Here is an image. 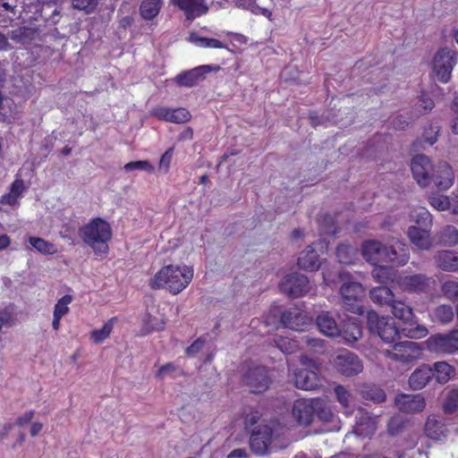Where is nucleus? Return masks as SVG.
I'll return each mask as SVG.
<instances>
[{
  "instance_id": "13",
  "label": "nucleus",
  "mask_w": 458,
  "mask_h": 458,
  "mask_svg": "<svg viewBox=\"0 0 458 458\" xmlns=\"http://www.w3.org/2000/svg\"><path fill=\"white\" fill-rule=\"evenodd\" d=\"M337 370L344 376L352 377L363 369L361 360L352 352H345L337 355L335 360Z\"/></svg>"
},
{
  "instance_id": "36",
  "label": "nucleus",
  "mask_w": 458,
  "mask_h": 458,
  "mask_svg": "<svg viewBox=\"0 0 458 458\" xmlns=\"http://www.w3.org/2000/svg\"><path fill=\"white\" fill-rule=\"evenodd\" d=\"M340 335L348 344H354L362 336V329L356 323H349L341 330Z\"/></svg>"
},
{
  "instance_id": "44",
  "label": "nucleus",
  "mask_w": 458,
  "mask_h": 458,
  "mask_svg": "<svg viewBox=\"0 0 458 458\" xmlns=\"http://www.w3.org/2000/svg\"><path fill=\"white\" fill-rule=\"evenodd\" d=\"M434 318L442 324H447L454 318V310L450 305L443 304L437 307L434 310Z\"/></svg>"
},
{
  "instance_id": "6",
  "label": "nucleus",
  "mask_w": 458,
  "mask_h": 458,
  "mask_svg": "<svg viewBox=\"0 0 458 458\" xmlns=\"http://www.w3.org/2000/svg\"><path fill=\"white\" fill-rule=\"evenodd\" d=\"M343 305L344 308L355 314H361L362 309L360 300L364 295V288L357 282L344 283L340 288Z\"/></svg>"
},
{
  "instance_id": "29",
  "label": "nucleus",
  "mask_w": 458,
  "mask_h": 458,
  "mask_svg": "<svg viewBox=\"0 0 458 458\" xmlns=\"http://www.w3.org/2000/svg\"><path fill=\"white\" fill-rule=\"evenodd\" d=\"M394 316L410 326L413 325L414 314L412 309L401 301H395L390 305Z\"/></svg>"
},
{
  "instance_id": "19",
  "label": "nucleus",
  "mask_w": 458,
  "mask_h": 458,
  "mask_svg": "<svg viewBox=\"0 0 458 458\" xmlns=\"http://www.w3.org/2000/svg\"><path fill=\"white\" fill-rule=\"evenodd\" d=\"M151 115L159 120L174 123H183L188 122L191 115L190 112L182 107L168 108L165 106H157L151 111Z\"/></svg>"
},
{
  "instance_id": "31",
  "label": "nucleus",
  "mask_w": 458,
  "mask_h": 458,
  "mask_svg": "<svg viewBox=\"0 0 458 458\" xmlns=\"http://www.w3.org/2000/svg\"><path fill=\"white\" fill-rule=\"evenodd\" d=\"M369 297L374 303L381 306H390L394 300L392 291L385 286L375 287L370 290Z\"/></svg>"
},
{
  "instance_id": "38",
  "label": "nucleus",
  "mask_w": 458,
  "mask_h": 458,
  "mask_svg": "<svg viewBox=\"0 0 458 458\" xmlns=\"http://www.w3.org/2000/svg\"><path fill=\"white\" fill-rule=\"evenodd\" d=\"M439 242L445 246H454L458 243V230L453 225H446L438 233Z\"/></svg>"
},
{
  "instance_id": "8",
  "label": "nucleus",
  "mask_w": 458,
  "mask_h": 458,
  "mask_svg": "<svg viewBox=\"0 0 458 458\" xmlns=\"http://www.w3.org/2000/svg\"><path fill=\"white\" fill-rule=\"evenodd\" d=\"M280 290L293 298H299L309 293L310 286L308 277L299 273L286 275L279 284Z\"/></svg>"
},
{
  "instance_id": "41",
  "label": "nucleus",
  "mask_w": 458,
  "mask_h": 458,
  "mask_svg": "<svg viewBox=\"0 0 458 458\" xmlns=\"http://www.w3.org/2000/svg\"><path fill=\"white\" fill-rule=\"evenodd\" d=\"M274 342L276 347L285 354L293 353L299 349L297 341L288 337L276 336Z\"/></svg>"
},
{
  "instance_id": "15",
  "label": "nucleus",
  "mask_w": 458,
  "mask_h": 458,
  "mask_svg": "<svg viewBox=\"0 0 458 458\" xmlns=\"http://www.w3.org/2000/svg\"><path fill=\"white\" fill-rule=\"evenodd\" d=\"M272 429L268 426H259L253 430L250 438V447L257 455H263L267 453V446L271 442Z\"/></svg>"
},
{
  "instance_id": "11",
  "label": "nucleus",
  "mask_w": 458,
  "mask_h": 458,
  "mask_svg": "<svg viewBox=\"0 0 458 458\" xmlns=\"http://www.w3.org/2000/svg\"><path fill=\"white\" fill-rule=\"evenodd\" d=\"M428 347L431 352L437 353H452L458 351V330L448 334H438L430 336L428 341Z\"/></svg>"
},
{
  "instance_id": "39",
  "label": "nucleus",
  "mask_w": 458,
  "mask_h": 458,
  "mask_svg": "<svg viewBox=\"0 0 458 458\" xmlns=\"http://www.w3.org/2000/svg\"><path fill=\"white\" fill-rule=\"evenodd\" d=\"M362 397L374 403H382L386 400L383 389L376 386H366L361 390Z\"/></svg>"
},
{
  "instance_id": "49",
  "label": "nucleus",
  "mask_w": 458,
  "mask_h": 458,
  "mask_svg": "<svg viewBox=\"0 0 458 458\" xmlns=\"http://www.w3.org/2000/svg\"><path fill=\"white\" fill-rule=\"evenodd\" d=\"M164 325L165 322L162 319L148 316V319H146L143 324L144 334L162 330L164 328Z\"/></svg>"
},
{
  "instance_id": "60",
  "label": "nucleus",
  "mask_w": 458,
  "mask_h": 458,
  "mask_svg": "<svg viewBox=\"0 0 458 458\" xmlns=\"http://www.w3.org/2000/svg\"><path fill=\"white\" fill-rule=\"evenodd\" d=\"M204 346V340L201 338H198L196 341L192 343L191 345L187 347L186 353L189 355H195L199 352Z\"/></svg>"
},
{
  "instance_id": "46",
  "label": "nucleus",
  "mask_w": 458,
  "mask_h": 458,
  "mask_svg": "<svg viewBox=\"0 0 458 458\" xmlns=\"http://www.w3.org/2000/svg\"><path fill=\"white\" fill-rule=\"evenodd\" d=\"M443 295L450 301L458 300V281L448 280L441 286Z\"/></svg>"
},
{
  "instance_id": "10",
  "label": "nucleus",
  "mask_w": 458,
  "mask_h": 458,
  "mask_svg": "<svg viewBox=\"0 0 458 458\" xmlns=\"http://www.w3.org/2000/svg\"><path fill=\"white\" fill-rule=\"evenodd\" d=\"M411 170L413 178L422 187L431 182L432 174L436 166H433L430 159L425 155H417L411 161Z\"/></svg>"
},
{
  "instance_id": "26",
  "label": "nucleus",
  "mask_w": 458,
  "mask_h": 458,
  "mask_svg": "<svg viewBox=\"0 0 458 458\" xmlns=\"http://www.w3.org/2000/svg\"><path fill=\"white\" fill-rule=\"evenodd\" d=\"M432 369L422 365L416 369L409 377V386L413 390L422 389L433 377Z\"/></svg>"
},
{
  "instance_id": "37",
  "label": "nucleus",
  "mask_w": 458,
  "mask_h": 458,
  "mask_svg": "<svg viewBox=\"0 0 458 458\" xmlns=\"http://www.w3.org/2000/svg\"><path fill=\"white\" fill-rule=\"evenodd\" d=\"M29 242L38 252L44 255H52L57 252L56 246L43 238L31 236L29 238Z\"/></svg>"
},
{
  "instance_id": "18",
  "label": "nucleus",
  "mask_w": 458,
  "mask_h": 458,
  "mask_svg": "<svg viewBox=\"0 0 458 458\" xmlns=\"http://www.w3.org/2000/svg\"><path fill=\"white\" fill-rule=\"evenodd\" d=\"M219 66H211V65H200L191 70L179 73L175 77L176 83L181 87H193L195 86L199 81L204 78V75L213 70H219Z\"/></svg>"
},
{
  "instance_id": "7",
  "label": "nucleus",
  "mask_w": 458,
  "mask_h": 458,
  "mask_svg": "<svg viewBox=\"0 0 458 458\" xmlns=\"http://www.w3.org/2000/svg\"><path fill=\"white\" fill-rule=\"evenodd\" d=\"M385 355L395 361L407 363L420 357L421 348L415 342L403 341L395 344L391 350H386Z\"/></svg>"
},
{
  "instance_id": "55",
  "label": "nucleus",
  "mask_w": 458,
  "mask_h": 458,
  "mask_svg": "<svg viewBox=\"0 0 458 458\" xmlns=\"http://www.w3.org/2000/svg\"><path fill=\"white\" fill-rule=\"evenodd\" d=\"M403 428V420L399 417H393L388 422L387 431L391 436H395L402 431Z\"/></svg>"
},
{
  "instance_id": "42",
  "label": "nucleus",
  "mask_w": 458,
  "mask_h": 458,
  "mask_svg": "<svg viewBox=\"0 0 458 458\" xmlns=\"http://www.w3.org/2000/svg\"><path fill=\"white\" fill-rule=\"evenodd\" d=\"M114 321L115 318H112L107 322H106L100 329L94 330L91 333V339L93 340V342L96 344H100L105 339H106L110 335L111 331L113 330Z\"/></svg>"
},
{
  "instance_id": "34",
  "label": "nucleus",
  "mask_w": 458,
  "mask_h": 458,
  "mask_svg": "<svg viewBox=\"0 0 458 458\" xmlns=\"http://www.w3.org/2000/svg\"><path fill=\"white\" fill-rule=\"evenodd\" d=\"M163 0H143L140 4V14L145 20L154 19L159 13Z\"/></svg>"
},
{
  "instance_id": "63",
  "label": "nucleus",
  "mask_w": 458,
  "mask_h": 458,
  "mask_svg": "<svg viewBox=\"0 0 458 458\" xmlns=\"http://www.w3.org/2000/svg\"><path fill=\"white\" fill-rule=\"evenodd\" d=\"M33 417H34L33 411H26L16 420V424L19 427H23L24 425L29 423L33 419Z\"/></svg>"
},
{
  "instance_id": "43",
  "label": "nucleus",
  "mask_w": 458,
  "mask_h": 458,
  "mask_svg": "<svg viewBox=\"0 0 458 458\" xmlns=\"http://www.w3.org/2000/svg\"><path fill=\"white\" fill-rule=\"evenodd\" d=\"M239 6H242L243 9L250 11L255 15H262L267 18L269 21L273 20L271 10L267 7L259 6L255 0H249L244 4H240Z\"/></svg>"
},
{
  "instance_id": "61",
  "label": "nucleus",
  "mask_w": 458,
  "mask_h": 458,
  "mask_svg": "<svg viewBox=\"0 0 458 458\" xmlns=\"http://www.w3.org/2000/svg\"><path fill=\"white\" fill-rule=\"evenodd\" d=\"M28 30L25 28H20L18 30H13L11 33V38L15 40L16 42L23 43L27 36Z\"/></svg>"
},
{
  "instance_id": "54",
  "label": "nucleus",
  "mask_w": 458,
  "mask_h": 458,
  "mask_svg": "<svg viewBox=\"0 0 458 458\" xmlns=\"http://www.w3.org/2000/svg\"><path fill=\"white\" fill-rule=\"evenodd\" d=\"M429 203L437 210H446L450 206L448 198L445 196H432L429 198Z\"/></svg>"
},
{
  "instance_id": "20",
  "label": "nucleus",
  "mask_w": 458,
  "mask_h": 458,
  "mask_svg": "<svg viewBox=\"0 0 458 458\" xmlns=\"http://www.w3.org/2000/svg\"><path fill=\"white\" fill-rule=\"evenodd\" d=\"M292 379L297 388L305 391L314 390L319 382L318 374L306 368L294 369Z\"/></svg>"
},
{
  "instance_id": "21",
  "label": "nucleus",
  "mask_w": 458,
  "mask_h": 458,
  "mask_svg": "<svg viewBox=\"0 0 458 458\" xmlns=\"http://www.w3.org/2000/svg\"><path fill=\"white\" fill-rule=\"evenodd\" d=\"M454 178L451 166L446 162H439L436 166L435 173L432 174L431 182L438 190L445 191L453 185Z\"/></svg>"
},
{
  "instance_id": "59",
  "label": "nucleus",
  "mask_w": 458,
  "mask_h": 458,
  "mask_svg": "<svg viewBox=\"0 0 458 458\" xmlns=\"http://www.w3.org/2000/svg\"><path fill=\"white\" fill-rule=\"evenodd\" d=\"M24 191V182L21 179H16L11 185L10 193L16 198H21Z\"/></svg>"
},
{
  "instance_id": "40",
  "label": "nucleus",
  "mask_w": 458,
  "mask_h": 458,
  "mask_svg": "<svg viewBox=\"0 0 458 458\" xmlns=\"http://www.w3.org/2000/svg\"><path fill=\"white\" fill-rule=\"evenodd\" d=\"M190 39L195 45L206 47V48H226V46L223 44L220 40L216 38H208L204 37H199L197 34H191L190 36Z\"/></svg>"
},
{
  "instance_id": "48",
  "label": "nucleus",
  "mask_w": 458,
  "mask_h": 458,
  "mask_svg": "<svg viewBox=\"0 0 458 458\" xmlns=\"http://www.w3.org/2000/svg\"><path fill=\"white\" fill-rule=\"evenodd\" d=\"M72 301V295L66 294L59 299L55 305L54 314L57 317L63 318L69 311V304Z\"/></svg>"
},
{
  "instance_id": "51",
  "label": "nucleus",
  "mask_w": 458,
  "mask_h": 458,
  "mask_svg": "<svg viewBox=\"0 0 458 458\" xmlns=\"http://www.w3.org/2000/svg\"><path fill=\"white\" fill-rule=\"evenodd\" d=\"M99 0H72V7L86 13L92 12Z\"/></svg>"
},
{
  "instance_id": "47",
  "label": "nucleus",
  "mask_w": 458,
  "mask_h": 458,
  "mask_svg": "<svg viewBox=\"0 0 458 458\" xmlns=\"http://www.w3.org/2000/svg\"><path fill=\"white\" fill-rule=\"evenodd\" d=\"M335 394L336 395L337 401L343 407L348 408L351 406L352 403V395L344 386L341 385L335 386Z\"/></svg>"
},
{
  "instance_id": "64",
  "label": "nucleus",
  "mask_w": 458,
  "mask_h": 458,
  "mask_svg": "<svg viewBox=\"0 0 458 458\" xmlns=\"http://www.w3.org/2000/svg\"><path fill=\"white\" fill-rule=\"evenodd\" d=\"M174 370V366L172 363H166L165 365L162 366L157 373V377L159 378L165 377L169 373L173 372Z\"/></svg>"
},
{
  "instance_id": "24",
  "label": "nucleus",
  "mask_w": 458,
  "mask_h": 458,
  "mask_svg": "<svg viewBox=\"0 0 458 458\" xmlns=\"http://www.w3.org/2000/svg\"><path fill=\"white\" fill-rule=\"evenodd\" d=\"M182 10L188 20H193L205 14L208 8L204 0H172Z\"/></svg>"
},
{
  "instance_id": "45",
  "label": "nucleus",
  "mask_w": 458,
  "mask_h": 458,
  "mask_svg": "<svg viewBox=\"0 0 458 458\" xmlns=\"http://www.w3.org/2000/svg\"><path fill=\"white\" fill-rule=\"evenodd\" d=\"M123 169L127 173L133 171H144L152 174L155 170L154 165L148 160L131 161L124 165Z\"/></svg>"
},
{
  "instance_id": "25",
  "label": "nucleus",
  "mask_w": 458,
  "mask_h": 458,
  "mask_svg": "<svg viewBox=\"0 0 458 458\" xmlns=\"http://www.w3.org/2000/svg\"><path fill=\"white\" fill-rule=\"evenodd\" d=\"M320 332L327 336L335 337L340 335L341 328L334 317L328 311H322L316 319Z\"/></svg>"
},
{
  "instance_id": "16",
  "label": "nucleus",
  "mask_w": 458,
  "mask_h": 458,
  "mask_svg": "<svg viewBox=\"0 0 458 458\" xmlns=\"http://www.w3.org/2000/svg\"><path fill=\"white\" fill-rule=\"evenodd\" d=\"M394 403L398 410L407 413L422 411L426 406L425 399L421 394H399L395 396Z\"/></svg>"
},
{
  "instance_id": "35",
  "label": "nucleus",
  "mask_w": 458,
  "mask_h": 458,
  "mask_svg": "<svg viewBox=\"0 0 458 458\" xmlns=\"http://www.w3.org/2000/svg\"><path fill=\"white\" fill-rule=\"evenodd\" d=\"M357 256V249L350 244L342 243L336 248V257L342 264H352Z\"/></svg>"
},
{
  "instance_id": "14",
  "label": "nucleus",
  "mask_w": 458,
  "mask_h": 458,
  "mask_svg": "<svg viewBox=\"0 0 458 458\" xmlns=\"http://www.w3.org/2000/svg\"><path fill=\"white\" fill-rule=\"evenodd\" d=\"M311 318L308 313L300 308L292 307L282 313L281 321L285 327L296 331H302L304 327L311 323Z\"/></svg>"
},
{
  "instance_id": "57",
  "label": "nucleus",
  "mask_w": 458,
  "mask_h": 458,
  "mask_svg": "<svg viewBox=\"0 0 458 458\" xmlns=\"http://www.w3.org/2000/svg\"><path fill=\"white\" fill-rule=\"evenodd\" d=\"M174 149L173 148H168L161 157L159 161V169L163 170L164 173L168 171L172 157H173Z\"/></svg>"
},
{
  "instance_id": "17",
  "label": "nucleus",
  "mask_w": 458,
  "mask_h": 458,
  "mask_svg": "<svg viewBox=\"0 0 458 458\" xmlns=\"http://www.w3.org/2000/svg\"><path fill=\"white\" fill-rule=\"evenodd\" d=\"M430 228L417 225L409 226L407 235L411 244L420 250H429L434 243Z\"/></svg>"
},
{
  "instance_id": "27",
  "label": "nucleus",
  "mask_w": 458,
  "mask_h": 458,
  "mask_svg": "<svg viewBox=\"0 0 458 458\" xmlns=\"http://www.w3.org/2000/svg\"><path fill=\"white\" fill-rule=\"evenodd\" d=\"M427 436L437 441H441L446 437L448 429L443 420H438L435 416L428 417L425 425Z\"/></svg>"
},
{
  "instance_id": "33",
  "label": "nucleus",
  "mask_w": 458,
  "mask_h": 458,
  "mask_svg": "<svg viewBox=\"0 0 458 458\" xmlns=\"http://www.w3.org/2000/svg\"><path fill=\"white\" fill-rule=\"evenodd\" d=\"M411 221L420 227H431L432 217L430 213L423 207H418L410 213Z\"/></svg>"
},
{
  "instance_id": "3",
  "label": "nucleus",
  "mask_w": 458,
  "mask_h": 458,
  "mask_svg": "<svg viewBox=\"0 0 458 458\" xmlns=\"http://www.w3.org/2000/svg\"><path fill=\"white\" fill-rule=\"evenodd\" d=\"M79 235L86 245L93 249L96 254L107 253L108 242L112 238V229L104 219L93 218L79 229Z\"/></svg>"
},
{
  "instance_id": "52",
  "label": "nucleus",
  "mask_w": 458,
  "mask_h": 458,
  "mask_svg": "<svg viewBox=\"0 0 458 458\" xmlns=\"http://www.w3.org/2000/svg\"><path fill=\"white\" fill-rule=\"evenodd\" d=\"M403 331L406 336L415 339L422 338L428 333L427 327L421 325H417L414 327L403 328Z\"/></svg>"
},
{
  "instance_id": "9",
  "label": "nucleus",
  "mask_w": 458,
  "mask_h": 458,
  "mask_svg": "<svg viewBox=\"0 0 458 458\" xmlns=\"http://www.w3.org/2000/svg\"><path fill=\"white\" fill-rule=\"evenodd\" d=\"M396 284L403 292L426 293L435 284V280L425 274L404 275L398 276Z\"/></svg>"
},
{
  "instance_id": "58",
  "label": "nucleus",
  "mask_w": 458,
  "mask_h": 458,
  "mask_svg": "<svg viewBox=\"0 0 458 458\" xmlns=\"http://www.w3.org/2000/svg\"><path fill=\"white\" fill-rule=\"evenodd\" d=\"M317 415L323 421H330L333 418V413L327 407H319L318 403H315Z\"/></svg>"
},
{
  "instance_id": "28",
  "label": "nucleus",
  "mask_w": 458,
  "mask_h": 458,
  "mask_svg": "<svg viewBox=\"0 0 458 458\" xmlns=\"http://www.w3.org/2000/svg\"><path fill=\"white\" fill-rule=\"evenodd\" d=\"M297 264L301 269L307 271H314L319 268L318 255L312 245H309L306 250L301 252Z\"/></svg>"
},
{
  "instance_id": "1",
  "label": "nucleus",
  "mask_w": 458,
  "mask_h": 458,
  "mask_svg": "<svg viewBox=\"0 0 458 458\" xmlns=\"http://www.w3.org/2000/svg\"><path fill=\"white\" fill-rule=\"evenodd\" d=\"M361 254L372 265L394 263L404 266L410 259L409 247L399 239H393L388 245L377 240L364 241L361 244Z\"/></svg>"
},
{
  "instance_id": "62",
  "label": "nucleus",
  "mask_w": 458,
  "mask_h": 458,
  "mask_svg": "<svg viewBox=\"0 0 458 458\" xmlns=\"http://www.w3.org/2000/svg\"><path fill=\"white\" fill-rule=\"evenodd\" d=\"M419 106L424 111H430L434 107L433 100L428 96L422 95L419 99Z\"/></svg>"
},
{
  "instance_id": "12",
  "label": "nucleus",
  "mask_w": 458,
  "mask_h": 458,
  "mask_svg": "<svg viewBox=\"0 0 458 458\" xmlns=\"http://www.w3.org/2000/svg\"><path fill=\"white\" fill-rule=\"evenodd\" d=\"M243 381L250 387L252 393L265 392L270 384L267 370L264 367H254L249 369L244 374Z\"/></svg>"
},
{
  "instance_id": "5",
  "label": "nucleus",
  "mask_w": 458,
  "mask_h": 458,
  "mask_svg": "<svg viewBox=\"0 0 458 458\" xmlns=\"http://www.w3.org/2000/svg\"><path fill=\"white\" fill-rule=\"evenodd\" d=\"M457 61L458 53L449 47H442L435 54L432 68L437 79L440 82L446 83L450 81L453 69Z\"/></svg>"
},
{
  "instance_id": "4",
  "label": "nucleus",
  "mask_w": 458,
  "mask_h": 458,
  "mask_svg": "<svg viewBox=\"0 0 458 458\" xmlns=\"http://www.w3.org/2000/svg\"><path fill=\"white\" fill-rule=\"evenodd\" d=\"M367 324L369 332L386 343L394 342L399 335V329L393 318L379 316L374 310L367 312Z\"/></svg>"
},
{
  "instance_id": "23",
  "label": "nucleus",
  "mask_w": 458,
  "mask_h": 458,
  "mask_svg": "<svg viewBox=\"0 0 458 458\" xmlns=\"http://www.w3.org/2000/svg\"><path fill=\"white\" fill-rule=\"evenodd\" d=\"M436 267L445 272L458 271V253L454 250H438L433 256Z\"/></svg>"
},
{
  "instance_id": "53",
  "label": "nucleus",
  "mask_w": 458,
  "mask_h": 458,
  "mask_svg": "<svg viewBox=\"0 0 458 458\" xmlns=\"http://www.w3.org/2000/svg\"><path fill=\"white\" fill-rule=\"evenodd\" d=\"M444 409L446 412H453L458 409V390H452L448 394Z\"/></svg>"
},
{
  "instance_id": "2",
  "label": "nucleus",
  "mask_w": 458,
  "mask_h": 458,
  "mask_svg": "<svg viewBox=\"0 0 458 458\" xmlns=\"http://www.w3.org/2000/svg\"><path fill=\"white\" fill-rule=\"evenodd\" d=\"M193 278V269L188 266L168 265L162 267L149 281L153 289L165 288L173 294L185 289Z\"/></svg>"
},
{
  "instance_id": "22",
  "label": "nucleus",
  "mask_w": 458,
  "mask_h": 458,
  "mask_svg": "<svg viewBox=\"0 0 458 458\" xmlns=\"http://www.w3.org/2000/svg\"><path fill=\"white\" fill-rule=\"evenodd\" d=\"M315 410V403L309 400L300 399L294 402L292 412L300 425L307 426L312 421Z\"/></svg>"
},
{
  "instance_id": "50",
  "label": "nucleus",
  "mask_w": 458,
  "mask_h": 458,
  "mask_svg": "<svg viewBox=\"0 0 458 458\" xmlns=\"http://www.w3.org/2000/svg\"><path fill=\"white\" fill-rule=\"evenodd\" d=\"M376 267L372 270V276L379 283H385L389 279L391 269L386 266L375 265Z\"/></svg>"
},
{
  "instance_id": "30",
  "label": "nucleus",
  "mask_w": 458,
  "mask_h": 458,
  "mask_svg": "<svg viewBox=\"0 0 458 458\" xmlns=\"http://www.w3.org/2000/svg\"><path fill=\"white\" fill-rule=\"evenodd\" d=\"M439 384L447 383L455 375V369L445 361H437L433 364L432 372Z\"/></svg>"
},
{
  "instance_id": "32",
  "label": "nucleus",
  "mask_w": 458,
  "mask_h": 458,
  "mask_svg": "<svg viewBox=\"0 0 458 458\" xmlns=\"http://www.w3.org/2000/svg\"><path fill=\"white\" fill-rule=\"evenodd\" d=\"M356 420H357V422H356L357 434L369 436L375 432V430H376L375 421L368 414L364 415V414H362L361 411H359L358 414L356 415Z\"/></svg>"
},
{
  "instance_id": "56",
  "label": "nucleus",
  "mask_w": 458,
  "mask_h": 458,
  "mask_svg": "<svg viewBox=\"0 0 458 458\" xmlns=\"http://www.w3.org/2000/svg\"><path fill=\"white\" fill-rule=\"evenodd\" d=\"M301 341L314 352H319L320 350L323 349L324 346V342L321 339L313 338L310 337V335L302 336Z\"/></svg>"
}]
</instances>
